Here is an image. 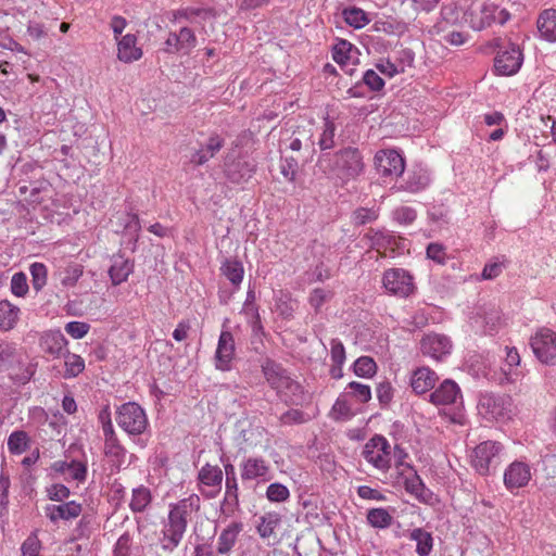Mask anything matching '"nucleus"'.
<instances>
[{
    "mask_svg": "<svg viewBox=\"0 0 556 556\" xmlns=\"http://www.w3.org/2000/svg\"><path fill=\"white\" fill-rule=\"evenodd\" d=\"M199 509L200 498L198 495H190L169 505L168 515L162 529L161 542L163 549L173 551L180 544L187 531L188 522Z\"/></svg>",
    "mask_w": 556,
    "mask_h": 556,
    "instance_id": "obj_1",
    "label": "nucleus"
},
{
    "mask_svg": "<svg viewBox=\"0 0 556 556\" xmlns=\"http://www.w3.org/2000/svg\"><path fill=\"white\" fill-rule=\"evenodd\" d=\"M362 456L369 466L382 473L391 469L393 462L395 469H401L408 458L404 448L399 445L392 447L390 442L381 434H375L365 443Z\"/></svg>",
    "mask_w": 556,
    "mask_h": 556,
    "instance_id": "obj_2",
    "label": "nucleus"
},
{
    "mask_svg": "<svg viewBox=\"0 0 556 556\" xmlns=\"http://www.w3.org/2000/svg\"><path fill=\"white\" fill-rule=\"evenodd\" d=\"M504 456V446L497 441H483L470 454V464L481 476H488L496 470Z\"/></svg>",
    "mask_w": 556,
    "mask_h": 556,
    "instance_id": "obj_3",
    "label": "nucleus"
},
{
    "mask_svg": "<svg viewBox=\"0 0 556 556\" xmlns=\"http://www.w3.org/2000/svg\"><path fill=\"white\" fill-rule=\"evenodd\" d=\"M331 168L341 179L356 178L364 169L363 157L356 148L348 147L334 153Z\"/></svg>",
    "mask_w": 556,
    "mask_h": 556,
    "instance_id": "obj_4",
    "label": "nucleus"
},
{
    "mask_svg": "<svg viewBox=\"0 0 556 556\" xmlns=\"http://www.w3.org/2000/svg\"><path fill=\"white\" fill-rule=\"evenodd\" d=\"M116 421L129 434H141L149 425L144 410L134 402L125 403L118 408Z\"/></svg>",
    "mask_w": 556,
    "mask_h": 556,
    "instance_id": "obj_5",
    "label": "nucleus"
},
{
    "mask_svg": "<svg viewBox=\"0 0 556 556\" xmlns=\"http://www.w3.org/2000/svg\"><path fill=\"white\" fill-rule=\"evenodd\" d=\"M384 289L395 296L406 298L414 292L413 276L403 268H390L382 278Z\"/></svg>",
    "mask_w": 556,
    "mask_h": 556,
    "instance_id": "obj_6",
    "label": "nucleus"
},
{
    "mask_svg": "<svg viewBox=\"0 0 556 556\" xmlns=\"http://www.w3.org/2000/svg\"><path fill=\"white\" fill-rule=\"evenodd\" d=\"M530 344L540 362L551 364L556 358V333L551 329H539L531 338Z\"/></svg>",
    "mask_w": 556,
    "mask_h": 556,
    "instance_id": "obj_7",
    "label": "nucleus"
},
{
    "mask_svg": "<svg viewBox=\"0 0 556 556\" xmlns=\"http://www.w3.org/2000/svg\"><path fill=\"white\" fill-rule=\"evenodd\" d=\"M453 349L451 339L442 333L430 332L424 334L420 340V351L422 355L435 361H442L450 355Z\"/></svg>",
    "mask_w": 556,
    "mask_h": 556,
    "instance_id": "obj_8",
    "label": "nucleus"
},
{
    "mask_svg": "<svg viewBox=\"0 0 556 556\" xmlns=\"http://www.w3.org/2000/svg\"><path fill=\"white\" fill-rule=\"evenodd\" d=\"M399 478L402 480L406 492L414 495L420 501H428L431 492L425 486L422 480L417 475V471L406 460L401 469H396Z\"/></svg>",
    "mask_w": 556,
    "mask_h": 556,
    "instance_id": "obj_9",
    "label": "nucleus"
},
{
    "mask_svg": "<svg viewBox=\"0 0 556 556\" xmlns=\"http://www.w3.org/2000/svg\"><path fill=\"white\" fill-rule=\"evenodd\" d=\"M522 63V53L518 46L509 43L508 48L501 51L495 60L494 67L501 75H513L517 73Z\"/></svg>",
    "mask_w": 556,
    "mask_h": 556,
    "instance_id": "obj_10",
    "label": "nucleus"
},
{
    "mask_svg": "<svg viewBox=\"0 0 556 556\" xmlns=\"http://www.w3.org/2000/svg\"><path fill=\"white\" fill-rule=\"evenodd\" d=\"M375 164L383 176H401L405 168L403 157L394 150L379 151L375 156Z\"/></svg>",
    "mask_w": 556,
    "mask_h": 556,
    "instance_id": "obj_11",
    "label": "nucleus"
},
{
    "mask_svg": "<svg viewBox=\"0 0 556 556\" xmlns=\"http://www.w3.org/2000/svg\"><path fill=\"white\" fill-rule=\"evenodd\" d=\"M282 517L277 511H268L258 518L256 532L267 545H276L280 542L277 530L280 528Z\"/></svg>",
    "mask_w": 556,
    "mask_h": 556,
    "instance_id": "obj_12",
    "label": "nucleus"
},
{
    "mask_svg": "<svg viewBox=\"0 0 556 556\" xmlns=\"http://www.w3.org/2000/svg\"><path fill=\"white\" fill-rule=\"evenodd\" d=\"M530 479V467L522 462L511 463L504 472V484L508 490L523 488Z\"/></svg>",
    "mask_w": 556,
    "mask_h": 556,
    "instance_id": "obj_13",
    "label": "nucleus"
},
{
    "mask_svg": "<svg viewBox=\"0 0 556 556\" xmlns=\"http://www.w3.org/2000/svg\"><path fill=\"white\" fill-rule=\"evenodd\" d=\"M198 479L201 485V491L204 493L205 486L212 488L206 495L214 497L222 489L223 471L218 466L206 464L200 469Z\"/></svg>",
    "mask_w": 556,
    "mask_h": 556,
    "instance_id": "obj_14",
    "label": "nucleus"
},
{
    "mask_svg": "<svg viewBox=\"0 0 556 556\" xmlns=\"http://www.w3.org/2000/svg\"><path fill=\"white\" fill-rule=\"evenodd\" d=\"M83 511L80 504L75 501H70L60 505H48L45 508L47 518L55 523L59 520H72L77 518Z\"/></svg>",
    "mask_w": 556,
    "mask_h": 556,
    "instance_id": "obj_15",
    "label": "nucleus"
},
{
    "mask_svg": "<svg viewBox=\"0 0 556 556\" xmlns=\"http://www.w3.org/2000/svg\"><path fill=\"white\" fill-rule=\"evenodd\" d=\"M243 531V523L230 522L222 530L216 541V551L220 555H227L235 547L240 533Z\"/></svg>",
    "mask_w": 556,
    "mask_h": 556,
    "instance_id": "obj_16",
    "label": "nucleus"
},
{
    "mask_svg": "<svg viewBox=\"0 0 556 556\" xmlns=\"http://www.w3.org/2000/svg\"><path fill=\"white\" fill-rule=\"evenodd\" d=\"M51 470L58 475L66 476V480L72 479L77 482H84L87 476V466L79 460H56L51 465Z\"/></svg>",
    "mask_w": 556,
    "mask_h": 556,
    "instance_id": "obj_17",
    "label": "nucleus"
},
{
    "mask_svg": "<svg viewBox=\"0 0 556 556\" xmlns=\"http://www.w3.org/2000/svg\"><path fill=\"white\" fill-rule=\"evenodd\" d=\"M269 465L262 457H249L242 462L240 466L242 480L267 479L269 473Z\"/></svg>",
    "mask_w": 556,
    "mask_h": 556,
    "instance_id": "obj_18",
    "label": "nucleus"
},
{
    "mask_svg": "<svg viewBox=\"0 0 556 556\" xmlns=\"http://www.w3.org/2000/svg\"><path fill=\"white\" fill-rule=\"evenodd\" d=\"M255 173V166L247 161H231L225 163V174L232 184L248 181Z\"/></svg>",
    "mask_w": 556,
    "mask_h": 556,
    "instance_id": "obj_19",
    "label": "nucleus"
},
{
    "mask_svg": "<svg viewBox=\"0 0 556 556\" xmlns=\"http://www.w3.org/2000/svg\"><path fill=\"white\" fill-rule=\"evenodd\" d=\"M67 341L60 330L45 332L40 338L41 350L53 356H60L66 350Z\"/></svg>",
    "mask_w": 556,
    "mask_h": 556,
    "instance_id": "obj_20",
    "label": "nucleus"
},
{
    "mask_svg": "<svg viewBox=\"0 0 556 556\" xmlns=\"http://www.w3.org/2000/svg\"><path fill=\"white\" fill-rule=\"evenodd\" d=\"M235 352V341L231 332L222 331L216 350V366L225 370L228 369V364L232 358Z\"/></svg>",
    "mask_w": 556,
    "mask_h": 556,
    "instance_id": "obj_21",
    "label": "nucleus"
},
{
    "mask_svg": "<svg viewBox=\"0 0 556 556\" xmlns=\"http://www.w3.org/2000/svg\"><path fill=\"white\" fill-rule=\"evenodd\" d=\"M137 38L132 34H127L121 38L117 43V58L119 61L130 63L142 56L141 48L136 46Z\"/></svg>",
    "mask_w": 556,
    "mask_h": 556,
    "instance_id": "obj_22",
    "label": "nucleus"
},
{
    "mask_svg": "<svg viewBox=\"0 0 556 556\" xmlns=\"http://www.w3.org/2000/svg\"><path fill=\"white\" fill-rule=\"evenodd\" d=\"M536 27L540 36L549 42L556 41V10H543L536 21Z\"/></svg>",
    "mask_w": 556,
    "mask_h": 556,
    "instance_id": "obj_23",
    "label": "nucleus"
},
{
    "mask_svg": "<svg viewBox=\"0 0 556 556\" xmlns=\"http://www.w3.org/2000/svg\"><path fill=\"white\" fill-rule=\"evenodd\" d=\"M134 270V263L122 256H114L112 265L109 268V275L113 286H118L126 281Z\"/></svg>",
    "mask_w": 556,
    "mask_h": 556,
    "instance_id": "obj_24",
    "label": "nucleus"
},
{
    "mask_svg": "<svg viewBox=\"0 0 556 556\" xmlns=\"http://www.w3.org/2000/svg\"><path fill=\"white\" fill-rule=\"evenodd\" d=\"M224 147V139L218 135H212L204 148L195 151L191 156V163L203 165Z\"/></svg>",
    "mask_w": 556,
    "mask_h": 556,
    "instance_id": "obj_25",
    "label": "nucleus"
},
{
    "mask_svg": "<svg viewBox=\"0 0 556 556\" xmlns=\"http://www.w3.org/2000/svg\"><path fill=\"white\" fill-rule=\"evenodd\" d=\"M459 395L458 384H439L430 393V402L434 405H448L455 403Z\"/></svg>",
    "mask_w": 556,
    "mask_h": 556,
    "instance_id": "obj_26",
    "label": "nucleus"
},
{
    "mask_svg": "<svg viewBox=\"0 0 556 556\" xmlns=\"http://www.w3.org/2000/svg\"><path fill=\"white\" fill-rule=\"evenodd\" d=\"M408 539L416 542L418 556H429L433 549V536L422 528H415L409 531Z\"/></svg>",
    "mask_w": 556,
    "mask_h": 556,
    "instance_id": "obj_27",
    "label": "nucleus"
},
{
    "mask_svg": "<svg viewBox=\"0 0 556 556\" xmlns=\"http://www.w3.org/2000/svg\"><path fill=\"white\" fill-rule=\"evenodd\" d=\"M20 308L7 300L0 301V330H11L18 321Z\"/></svg>",
    "mask_w": 556,
    "mask_h": 556,
    "instance_id": "obj_28",
    "label": "nucleus"
},
{
    "mask_svg": "<svg viewBox=\"0 0 556 556\" xmlns=\"http://www.w3.org/2000/svg\"><path fill=\"white\" fill-rule=\"evenodd\" d=\"M84 274V266L78 263H70L63 269H59L55 276L59 277L63 287H74Z\"/></svg>",
    "mask_w": 556,
    "mask_h": 556,
    "instance_id": "obj_29",
    "label": "nucleus"
},
{
    "mask_svg": "<svg viewBox=\"0 0 556 556\" xmlns=\"http://www.w3.org/2000/svg\"><path fill=\"white\" fill-rule=\"evenodd\" d=\"M152 502L151 491L144 485H140L132 490L129 508L134 513H142Z\"/></svg>",
    "mask_w": 556,
    "mask_h": 556,
    "instance_id": "obj_30",
    "label": "nucleus"
},
{
    "mask_svg": "<svg viewBox=\"0 0 556 556\" xmlns=\"http://www.w3.org/2000/svg\"><path fill=\"white\" fill-rule=\"evenodd\" d=\"M220 270H222L223 275L235 287H238L241 283V281L243 279L244 269H243V265L240 261L227 258L223 263Z\"/></svg>",
    "mask_w": 556,
    "mask_h": 556,
    "instance_id": "obj_31",
    "label": "nucleus"
},
{
    "mask_svg": "<svg viewBox=\"0 0 556 556\" xmlns=\"http://www.w3.org/2000/svg\"><path fill=\"white\" fill-rule=\"evenodd\" d=\"M367 521L374 528L386 529L392 525L393 517L384 508H372L367 513Z\"/></svg>",
    "mask_w": 556,
    "mask_h": 556,
    "instance_id": "obj_32",
    "label": "nucleus"
},
{
    "mask_svg": "<svg viewBox=\"0 0 556 556\" xmlns=\"http://www.w3.org/2000/svg\"><path fill=\"white\" fill-rule=\"evenodd\" d=\"M354 374L364 379H370L377 371L376 362L369 356H362L353 364Z\"/></svg>",
    "mask_w": 556,
    "mask_h": 556,
    "instance_id": "obj_33",
    "label": "nucleus"
},
{
    "mask_svg": "<svg viewBox=\"0 0 556 556\" xmlns=\"http://www.w3.org/2000/svg\"><path fill=\"white\" fill-rule=\"evenodd\" d=\"M342 14L345 23L356 29L364 27L370 22L366 12L359 8L353 7L344 9Z\"/></svg>",
    "mask_w": 556,
    "mask_h": 556,
    "instance_id": "obj_34",
    "label": "nucleus"
},
{
    "mask_svg": "<svg viewBox=\"0 0 556 556\" xmlns=\"http://www.w3.org/2000/svg\"><path fill=\"white\" fill-rule=\"evenodd\" d=\"M262 369L268 381L275 379L278 381L290 380L287 369H285L280 363L266 359L262 364Z\"/></svg>",
    "mask_w": 556,
    "mask_h": 556,
    "instance_id": "obj_35",
    "label": "nucleus"
},
{
    "mask_svg": "<svg viewBox=\"0 0 556 556\" xmlns=\"http://www.w3.org/2000/svg\"><path fill=\"white\" fill-rule=\"evenodd\" d=\"M16 364H20L16 350L9 344H0V371H10Z\"/></svg>",
    "mask_w": 556,
    "mask_h": 556,
    "instance_id": "obj_36",
    "label": "nucleus"
},
{
    "mask_svg": "<svg viewBox=\"0 0 556 556\" xmlns=\"http://www.w3.org/2000/svg\"><path fill=\"white\" fill-rule=\"evenodd\" d=\"M28 435L25 431H14L8 439V448L11 454L20 455L28 448Z\"/></svg>",
    "mask_w": 556,
    "mask_h": 556,
    "instance_id": "obj_37",
    "label": "nucleus"
},
{
    "mask_svg": "<svg viewBox=\"0 0 556 556\" xmlns=\"http://www.w3.org/2000/svg\"><path fill=\"white\" fill-rule=\"evenodd\" d=\"M103 433L105 438V453L118 456L122 453L123 447L118 444L117 438H115L114 435V431L110 419L105 424H103Z\"/></svg>",
    "mask_w": 556,
    "mask_h": 556,
    "instance_id": "obj_38",
    "label": "nucleus"
},
{
    "mask_svg": "<svg viewBox=\"0 0 556 556\" xmlns=\"http://www.w3.org/2000/svg\"><path fill=\"white\" fill-rule=\"evenodd\" d=\"M33 288L39 292L47 283L48 270L43 263H33L29 267Z\"/></svg>",
    "mask_w": 556,
    "mask_h": 556,
    "instance_id": "obj_39",
    "label": "nucleus"
},
{
    "mask_svg": "<svg viewBox=\"0 0 556 556\" xmlns=\"http://www.w3.org/2000/svg\"><path fill=\"white\" fill-rule=\"evenodd\" d=\"M429 185V177L422 172H415L408 176L403 187L406 191L415 193Z\"/></svg>",
    "mask_w": 556,
    "mask_h": 556,
    "instance_id": "obj_40",
    "label": "nucleus"
},
{
    "mask_svg": "<svg viewBox=\"0 0 556 556\" xmlns=\"http://www.w3.org/2000/svg\"><path fill=\"white\" fill-rule=\"evenodd\" d=\"M330 416L334 420H348L353 416L346 395L340 396L332 406Z\"/></svg>",
    "mask_w": 556,
    "mask_h": 556,
    "instance_id": "obj_41",
    "label": "nucleus"
},
{
    "mask_svg": "<svg viewBox=\"0 0 556 556\" xmlns=\"http://www.w3.org/2000/svg\"><path fill=\"white\" fill-rule=\"evenodd\" d=\"M266 497L271 503H282L290 497V492L286 485L275 482L267 486Z\"/></svg>",
    "mask_w": 556,
    "mask_h": 556,
    "instance_id": "obj_42",
    "label": "nucleus"
},
{
    "mask_svg": "<svg viewBox=\"0 0 556 556\" xmlns=\"http://www.w3.org/2000/svg\"><path fill=\"white\" fill-rule=\"evenodd\" d=\"M334 134H336V125L333 122L326 119L324 124L323 134L318 140V146L320 150H329L334 146Z\"/></svg>",
    "mask_w": 556,
    "mask_h": 556,
    "instance_id": "obj_43",
    "label": "nucleus"
},
{
    "mask_svg": "<svg viewBox=\"0 0 556 556\" xmlns=\"http://www.w3.org/2000/svg\"><path fill=\"white\" fill-rule=\"evenodd\" d=\"M85 368L84 359L75 354H68L65 361V378H74Z\"/></svg>",
    "mask_w": 556,
    "mask_h": 556,
    "instance_id": "obj_44",
    "label": "nucleus"
},
{
    "mask_svg": "<svg viewBox=\"0 0 556 556\" xmlns=\"http://www.w3.org/2000/svg\"><path fill=\"white\" fill-rule=\"evenodd\" d=\"M496 12L497 7L495 4H484L480 11V20L477 28L482 29L495 23Z\"/></svg>",
    "mask_w": 556,
    "mask_h": 556,
    "instance_id": "obj_45",
    "label": "nucleus"
},
{
    "mask_svg": "<svg viewBox=\"0 0 556 556\" xmlns=\"http://www.w3.org/2000/svg\"><path fill=\"white\" fill-rule=\"evenodd\" d=\"M11 291L16 296H24L28 292L27 277L23 271L13 275Z\"/></svg>",
    "mask_w": 556,
    "mask_h": 556,
    "instance_id": "obj_46",
    "label": "nucleus"
},
{
    "mask_svg": "<svg viewBox=\"0 0 556 556\" xmlns=\"http://www.w3.org/2000/svg\"><path fill=\"white\" fill-rule=\"evenodd\" d=\"M176 37L179 39L178 42L185 53L189 52L190 49L195 46L197 39L194 33L188 27H182L178 34L176 33Z\"/></svg>",
    "mask_w": 556,
    "mask_h": 556,
    "instance_id": "obj_47",
    "label": "nucleus"
},
{
    "mask_svg": "<svg viewBox=\"0 0 556 556\" xmlns=\"http://www.w3.org/2000/svg\"><path fill=\"white\" fill-rule=\"evenodd\" d=\"M439 377L434 370L429 367H419L413 371L410 382H435Z\"/></svg>",
    "mask_w": 556,
    "mask_h": 556,
    "instance_id": "obj_48",
    "label": "nucleus"
},
{
    "mask_svg": "<svg viewBox=\"0 0 556 556\" xmlns=\"http://www.w3.org/2000/svg\"><path fill=\"white\" fill-rule=\"evenodd\" d=\"M378 218V213L374 208L358 207L353 213V219L356 225H365Z\"/></svg>",
    "mask_w": 556,
    "mask_h": 556,
    "instance_id": "obj_49",
    "label": "nucleus"
},
{
    "mask_svg": "<svg viewBox=\"0 0 556 556\" xmlns=\"http://www.w3.org/2000/svg\"><path fill=\"white\" fill-rule=\"evenodd\" d=\"M90 329V325L83 321H70L65 326V331L74 339L84 338Z\"/></svg>",
    "mask_w": 556,
    "mask_h": 556,
    "instance_id": "obj_50",
    "label": "nucleus"
},
{
    "mask_svg": "<svg viewBox=\"0 0 556 556\" xmlns=\"http://www.w3.org/2000/svg\"><path fill=\"white\" fill-rule=\"evenodd\" d=\"M393 217L400 224L409 225L416 219L417 213L412 207L401 206L393 212Z\"/></svg>",
    "mask_w": 556,
    "mask_h": 556,
    "instance_id": "obj_51",
    "label": "nucleus"
},
{
    "mask_svg": "<svg viewBox=\"0 0 556 556\" xmlns=\"http://www.w3.org/2000/svg\"><path fill=\"white\" fill-rule=\"evenodd\" d=\"M352 49V45L346 40L339 41L332 51V58L338 64H344L349 59V52Z\"/></svg>",
    "mask_w": 556,
    "mask_h": 556,
    "instance_id": "obj_52",
    "label": "nucleus"
},
{
    "mask_svg": "<svg viewBox=\"0 0 556 556\" xmlns=\"http://www.w3.org/2000/svg\"><path fill=\"white\" fill-rule=\"evenodd\" d=\"M363 83L372 91H380L384 87V80L374 70L364 73Z\"/></svg>",
    "mask_w": 556,
    "mask_h": 556,
    "instance_id": "obj_53",
    "label": "nucleus"
},
{
    "mask_svg": "<svg viewBox=\"0 0 556 556\" xmlns=\"http://www.w3.org/2000/svg\"><path fill=\"white\" fill-rule=\"evenodd\" d=\"M298 161L293 157H286L280 166L281 174L289 181H294L298 172Z\"/></svg>",
    "mask_w": 556,
    "mask_h": 556,
    "instance_id": "obj_54",
    "label": "nucleus"
},
{
    "mask_svg": "<svg viewBox=\"0 0 556 556\" xmlns=\"http://www.w3.org/2000/svg\"><path fill=\"white\" fill-rule=\"evenodd\" d=\"M131 551V536L129 533L122 534L114 548V556H129Z\"/></svg>",
    "mask_w": 556,
    "mask_h": 556,
    "instance_id": "obj_55",
    "label": "nucleus"
},
{
    "mask_svg": "<svg viewBox=\"0 0 556 556\" xmlns=\"http://www.w3.org/2000/svg\"><path fill=\"white\" fill-rule=\"evenodd\" d=\"M331 361L334 364L342 365L345 361V349L338 339L331 340Z\"/></svg>",
    "mask_w": 556,
    "mask_h": 556,
    "instance_id": "obj_56",
    "label": "nucleus"
},
{
    "mask_svg": "<svg viewBox=\"0 0 556 556\" xmlns=\"http://www.w3.org/2000/svg\"><path fill=\"white\" fill-rule=\"evenodd\" d=\"M427 256L439 264H444L445 248L440 243H430L427 247Z\"/></svg>",
    "mask_w": 556,
    "mask_h": 556,
    "instance_id": "obj_57",
    "label": "nucleus"
},
{
    "mask_svg": "<svg viewBox=\"0 0 556 556\" xmlns=\"http://www.w3.org/2000/svg\"><path fill=\"white\" fill-rule=\"evenodd\" d=\"M51 501L62 502L70 496V489L63 484H52L47 490Z\"/></svg>",
    "mask_w": 556,
    "mask_h": 556,
    "instance_id": "obj_58",
    "label": "nucleus"
},
{
    "mask_svg": "<svg viewBox=\"0 0 556 556\" xmlns=\"http://www.w3.org/2000/svg\"><path fill=\"white\" fill-rule=\"evenodd\" d=\"M353 389L351 395L361 403H366L371 399V392L368 384H350Z\"/></svg>",
    "mask_w": 556,
    "mask_h": 556,
    "instance_id": "obj_59",
    "label": "nucleus"
},
{
    "mask_svg": "<svg viewBox=\"0 0 556 556\" xmlns=\"http://www.w3.org/2000/svg\"><path fill=\"white\" fill-rule=\"evenodd\" d=\"M283 424H303L308 420V417L305 414L298 409H291L282 415Z\"/></svg>",
    "mask_w": 556,
    "mask_h": 556,
    "instance_id": "obj_60",
    "label": "nucleus"
},
{
    "mask_svg": "<svg viewBox=\"0 0 556 556\" xmlns=\"http://www.w3.org/2000/svg\"><path fill=\"white\" fill-rule=\"evenodd\" d=\"M479 407L485 408L486 413L491 415L492 418H497L501 415V410L497 409L495 403H493L492 396L484 395L479 401Z\"/></svg>",
    "mask_w": 556,
    "mask_h": 556,
    "instance_id": "obj_61",
    "label": "nucleus"
},
{
    "mask_svg": "<svg viewBox=\"0 0 556 556\" xmlns=\"http://www.w3.org/2000/svg\"><path fill=\"white\" fill-rule=\"evenodd\" d=\"M357 494L361 498H364V500L381 501L384 498V496L378 490H375L368 485L358 486Z\"/></svg>",
    "mask_w": 556,
    "mask_h": 556,
    "instance_id": "obj_62",
    "label": "nucleus"
},
{
    "mask_svg": "<svg viewBox=\"0 0 556 556\" xmlns=\"http://www.w3.org/2000/svg\"><path fill=\"white\" fill-rule=\"evenodd\" d=\"M251 316H252L251 327H252L254 337H258L261 339L262 336L265 334V332H264V327L262 325L261 316L258 314L257 307H252Z\"/></svg>",
    "mask_w": 556,
    "mask_h": 556,
    "instance_id": "obj_63",
    "label": "nucleus"
},
{
    "mask_svg": "<svg viewBox=\"0 0 556 556\" xmlns=\"http://www.w3.org/2000/svg\"><path fill=\"white\" fill-rule=\"evenodd\" d=\"M503 265L501 263H490L486 264L482 270L483 279H494L502 273Z\"/></svg>",
    "mask_w": 556,
    "mask_h": 556,
    "instance_id": "obj_64",
    "label": "nucleus"
}]
</instances>
